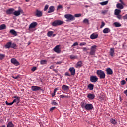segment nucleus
<instances>
[{
    "label": "nucleus",
    "instance_id": "nucleus-1",
    "mask_svg": "<svg viewBox=\"0 0 127 127\" xmlns=\"http://www.w3.org/2000/svg\"><path fill=\"white\" fill-rule=\"evenodd\" d=\"M96 74L99 77L100 79H105L106 78V74L102 70H97Z\"/></svg>",
    "mask_w": 127,
    "mask_h": 127
},
{
    "label": "nucleus",
    "instance_id": "nucleus-2",
    "mask_svg": "<svg viewBox=\"0 0 127 127\" xmlns=\"http://www.w3.org/2000/svg\"><path fill=\"white\" fill-rule=\"evenodd\" d=\"M37 26V22H33L32 23H31L29 26V31H31V32H33V31H35V27Z\"/></svg>",
    "mask_w": 127,
    "mask_h": 127
},
{
    "label": "nucleus",
    "instance_id": "nucleus-3",
    "mask_svg": "<svg viewBox=\"0 0 127 127\" xmlns=\"http://www.w3.org/2000/svg\"><path fill=\"white\" fill-rule=\"evenodd\" d=\"M64 17L67 19L66 21L71 22L75 20V16L70 14H66L64 15Z\"/></svg>",
    "mask_w": 127,
    "mask_h": 127
},
{
    "label": "nucleus",
    "instance_id": "nucleus-4",
    "mask_svg": "<svg viewBox=\"0 0 127 127\" xmlns=\"http://www.w3.org/2000/svg\"><path fill=\"white\" fill-rule=\"evenodd\" d=\"M64 23V21H61L60 20H56L52 22V26L56 27L62 25Z\"/></svg>",
    "mask_w": 127,
    "mask_h": 127
},
{
    "label": "nucleus",
    "instance_id": "nucleus-5",
    "mask_svg": "<svg viewBox=\"0 0 127 127\" xmlns=\"http://www.w3.org/2000/svg\"><path fill=\"white\" fill-rule=\"evenodd\" d=\"M61 45H58L56 46L53 49L54 51L56 52V53H61Z\"/></svg>",
    "mask_w": 127,
    "mask_h": 127
},
{
    "label": "nucleus",
    "instance_id": "nucleus-6",
    "mask_svg": "<svg viewBox=\"0 0 127 127\" xmlns=\"http://www.w3.org/2000/svg\"><path fill=\"white\" fill-rule=\"evenodd\" d=\"M11 62L14 64L15 66H19L20 65L19 62L17 60H16L15 58H12L11 59Z\"/></svg>",
    "mask_w": 127,
    "mask_h": 127
},
{
    "label": "nucleus",
    "instance_id": "nucleus-7",
    "mask_svg": "<svg viewBox=\"0 0 127 127\" xmlns=\"http://www.w3.org/2000/svg\"><path fill=\"white\" fill-rule=\"evenodd\" d=\"M21 13H23V10L22 9H20L17 11H14L13 15H15V16H19Z\"/></svg>",
    "mask_w": 127,
    "mask_h": 127
},
{
    "label": "nucleus",
    "instance_id": "nucleus-8",
    "mask_svg": "<svg viewBox=\"0 0 127 127\" xmlns=\"http://www.w3.org/2000/svg\"><path fill=\"white\" fill-rule=\"evenodd\" d=\"M93 104H88L87 103L84 109L86 110V111H91V110H93Z\"/></svg>",
    "mask_w": 127,
    "mask_h": 127
},
{
    "label": "nucleus",
    "instance_id": "nucleus-9",
    "mask_svg": "<svg viewBox=\"0 0 127 127\" xmlns=\"http://www.w3.org/2000/svg\"><path fill=\"white\" fill-rule=\"evenodd\" d=\"M98 81V77L95 75H92L90 77V81L92 83H96Z\"/></svg>",
    "mask_w": 127,
    "mask_h": 127
},
{
    "label": "nucleus",
    "instance_id": "nucleus-10",
    "mask_svg": "<svg viewBox=\"0 0 127 127\" xmlns=\"http://www.w3.org/2000/svg\"><path fill=\"white\" fill-rule=\"evenodd\" d=\"M32 91H34V92H37V91H39V90H41V87L37 86H31Z\"/></svg>",
    "mask_w": 127,
    "mask_h": 127
},
{
    "label": "nucleus",
    "instance_id": "nucleus-11",
    "mask_svg": "<svg viewBox=\"0 0 127 127\" xmlns=\"http://www.w3.org/2000/svg\"><path fill=\"white\" fill-rule=\"evenodd\" d=\"M35 15L37 16V17H41V16H42V12L39 10H36Z\"/></svg>",
    "mask_w": 127,
    "mask_h": 127
},
{
    "label": "nucleus",
    "instance_id": "nucleus-12",
    "mask_svg": "<svg viewBox=\"0 0 127 127\" xmlns=\"http://www.w3.org/2000/svg\"><path fill=\"white\" fill-rule=\"evenodd\" d=\"M83 66V63L82 61H79L76 63V64L75 65V68H81Z\"/></svg>",
    "mask_w": 127,
    "mask_h": 127
},
{
    "label": "nucleus",
    "instance_id": "nucleus-13",
    "mask_svg": "<svg viewBox=\"0 0 127 127\" xmlns=\"http://www.w3.org/2000/svg\"><path fill=\"white\" fill-rule=\"evenodd\" d=\"M14 100L12 101L13 103L14 104V103H17V104H19V101L20 100V97L18 96H14Z\"/></svg>",
    "mask_w": 127,
    "mask_h": 127
},
{
    "label": "nucleus",
    "instance_id": "nucleus-14",
    "mask_svg": "<svg viewBox=\"0 0 127 127\" xmlns=\"http://www.w3.org/2000/svg\"><path fill=\"white\" fill-rule=\"evenodd\" d=\"M69 71L70 72L72 76H74L75 74H76V69L74 67H70Z\"/></svg>",
    "mask_w": 127,
    "mask_h": 127
},
{
    "label": "nucleus",
    "instance_id": "nucleus-15",
    "mask_svg": "<svg viewBox=\"0 0 127 127\" xmlns=\"http://www.w3.org/2000/svg\"><path fill=\"white\" fill-rule=\"evenodd\" d=\"M98 35L97 33H93L92 34L90 35L91 39H96L98 38Z\"/></svg>",
    "mask_w": 127,
    "mask_h": 127
},
{
    "label": "nucleus",
    "instance_id": "nucleus-16",
    "mask_svg": "<svg viewBox=\"0 0 127 127\" xmlns=\"http://www.w3.org/2000/svg\"><path fill=\"white\" fill-rule=\"evenodd\" d=\"M107 75H113V70L110 68H108L106 70Z\"/></svg>",
    "mask_w": 127,
    "mask_h": 127
},
{
    "label": "nucleus",
    "instance_id": "nucleus-17",
    "mask_svg": "<svg viewBox=\"0 0 127 127\" xmlns=\"http://www.w3.org/2000/svg\"><path fill=\"white\" fill-rule=\"evenodd\" d=\"M14 12V9L10 8L8 9L6 12L7 14H13Z\"/></svg>",
    "mask_w": 127,
    "mask_h": 127
},
{
    "label": "nucleus",
    "instance_id": "nucleus-18",
    "mask_svg": "<svg viewBox=\"0 0 127 127\" xmlns=\"http://www.w3.org/2000/svg\"><path fill=\"white\" fill-rule=\"evenodd\" d=\"M87 98L90 100H94L95 99V95L92 93H89L87 95Z\"/></svg>",
    "mask_w": 127,
    "mask_h": 127
},
{
    "label": "nucleus",
    "instance_id": "nucleus-19",
    "mask_svg": "<svg viewBox=\"0 0 127 127\" xmlns=\"http://www.w3.org/2000/svg\"><path fill=\"white\" fill-rule=\"evenodd\" d=\"M55 8H54V6H51L49 8V10L48 11V13H51L52 12H54Z\"/></svg>",
    "mask_w": 127,
    "mask_h": 127
},
{
    "label": "nucleus",
    "instance_id": "nucleus-20",
    "mask_svg": "<svg viewBox=\"0 0 127 127\" xmlns=\"http://www.w3.org/2000/svg\"><path fill=\"white\" fill-rule=\"evenodd\" d=\"M69 88H70L69 87V86L65 85H64L62 86V90H63V91H68Z\"/></svg>",
    "mask_w": 127,
    "mask_h": 127
},
{
    "label": "nucleus",
    "instance_id": "nucleus-21",
    "mask_svg": "<svg viewBox=\"0 0 127 127\" xmlns=\"http://www.w3.org/2000/svg\"><path fill=\"white\" fill-rule=\"evenodd\" d=\"M87 88L90 90L92 91L94 90V85L92 83H90L88 84Z\"/></svg>",
    "mask_w": 127,
    "mask_h": 127
},
{
    "label": "nucleus",
    "instance_id": "nucleus-22",
    "mask_svg": "<svg viewBox=\"0 0 127 127\" xmlns=\"http://www.w3.org/2000/svg\"><path fill=\"white\" fill-rule=\"evenodd\" d=\"M116 7L119 9H123L124 8V6L123 5V4L118 3L116 5Z\"/></svg>",
    "mask_w": 127,
    "mask_h": 127
},
{
    "label": "nucleus",
    "instance_id": "nucleus-23",
    "mask_svg": "<svg viewBox=\"0 0 127 127\" xmlns=\"http://www.w3.org/2000/svg\"><path fill=\"white\" fill-rule=\"evenodd\" d=\"M103 33L107 34L111 32V30L109 28H106L103 30Z\"/></svg>",
    "mask_w": 127,
    "mask_h": 127
},
{
    "label": "nucleus",
    "instance_id": "nucleus-24",
    "mask_svg": "<svg viewBox=\"0 0 127 127\" xmlns=\"http://www.w3.org/2000/svg\"><path fill=\"white\" fill-rule=\"evenodd\" d=\"M86 105H87V103H86V102L82 101L81 103L80 106H81V107L82 109H85V108L86 107Z\"/></svg>",
    "mask_w": 127,
    "mask_h": 127
},
{
    "label": "nucleus",
    "instance_id": "nucleus-25",
    "mask_svg": "<svg viewBox=\"0 0 127 127\" xmlns=\"http://www.w3.org/2000/svg\"><path fill=\"white\" fill-rule=\"evenodd\" d=\"M97 48H98V46L96 45H94L91 46L90 49H91V50H93V51H95L96 52Z\"/></svg>",
    "mask_w": 127,
    "mask_h": 127
},
{
    "label": "nucleus",
    "instance_id": "nucleus-26",
    "mask_svg": "<svg viewBox=\"0 0 127 127\" xmlns=\"http://www.w3.org/2000/svg\"><path fill=\"white\" fill-rule=\"evenodd\" d=\"M121 13V10L116 9L115 10L114 14L115 15H119Z\"/></svg>",
    "mask_w": 127,
    "mask_h": 127
},
{
    "label": "nucleus",
    "instance_id": "nucleus-27",
    "mask_svg": "<svg viewBox=\"0 0 127 127\" xmlns=\"http://www.w3.org/2000/svg\"><path fill=\"white\" fill-rule=\"evenodd\" d=\"M110 54L111 56H114V55H115V50L114 48L110 49Z\"/></svg>",
    "mask_w": 127,
    "mask_h": 127
},
{
    "label": "nucleus",
    "instance_id": "nucleus-28",
    "mask_svg": "<svg viewBox=\"0 0 127 127\" xmlns=\"http://www.w3.org/2000/svg\"><path fill=\"white\" fill-rule=\"evenodd\" d=\"M6 48H10L11 47V42H9L6 43L5 45Z\"/></svg>",
    "mask_w": 127,
    "mask_h": 127
},
{
    "label": "nucleus",
    "instance_id": "nucleus-29",
    "mask_svg": "<svg viewBox=\"0 0 127 127\" xmlns=\"http://www.w3.org/2000/svg\"><path fill=\"white\" fill-rule=\"evenodd\" d=\"M47 64V60H42L40 61L41 65H45V64Z\"/></svg>",
    "mask_w": 127,
    "mask_h": 127
},
{
    "label": "nucleus",
    "instance_id": "nucleus-30",
    "mask_svg": "<svg viewBox=\"0 0 127 127\" xmlns=\"http://www.w3.org/2000/svg\"><path fill=\"white\" fill-rule=\"evenodd\" d=\"M10 32L11 33V34L14 35V36H16V35H17V32H16V31L13 29L10 30Z\"/></svg>",
    "mask_w": 127,
    "mask_h": 127
},
{
    "label": "nucleus",
    "instance_id": "nucleus-31",
    "mask_svg": "<svg viewBox=\"0 0 127 127\" xmlns=\"http://www.w3.org/2000/svg\"><path fill=\"white\" fill-rule=\"evenodd\" d=\"M6 28V25L5 24H3L0 25V30H3V29H5Z\"/></svg>",
    "mask_w": 127,
    "mask_h": 127
},
{
    "label": "nucleus",
    "instance_id": "nucleus-32",
    "mask_svg": "<svg viewBox=\"0 0 127 127\" xmlns=\"http://www.w3.org/2000/svg\"><path fill=\"white\" fill-rule=\"evenodd\" d=\"M7 127H14V125H13L12 122H9L7 125Z\"/></svg>",
    "mask_w": 127,
    "mask_h": 127
},
{
    "label": "nucleus",
    "instance_id": "nucleus-33",
    "mask_svg": "<svg viewBox=\"0 0 127 127\" xmlns=\"http://www.w3.org/2000/svg\"><path fill=\"white\" fill-rule=\"evenodd\" d=\"M114 25L115 27H121L122 26V25L120 23L117 22L114 23Z\"/></svg>",
    "mask_w": 127,
    "mask_h": 127
},
{
    "label": "nucleus",
    "instance_id": "nucleus-34",
    "mask_svg": "<svg viewBox=\"0 0 127 127\" xmlns=\"http://www.w3.org/2000/svg\"><path fill=\"white\" fill-rule=\"evenodd\" d=\"M111 123H112L113 125H116L117 124V121L116 120L114 119V118H111L110 119Z\"/></svg>",
    "mask_w": 127,
    "mask_h": 127
},
{
    "label": "nucleus",
    "instance_id": "nucleus-35",
    "mask_svg": "<svg viewBox=\"0 0 127 127\" xmlns=\"http://www.w3.org/2000/svg\"><path fill=\"white\" fill-rule=\"evenodd\" d=\"M53 31H48L47 33V36H48V37H51V36H52V34H53Z\"/></svg>",
    "mask_w": 127,
    "mask_h": 127
},
{
    "label": "nucleus",
    "instance_id": "nucleus-36",
    "mask_svg": "<svg viewBox=\"0 0 127 127\" xmlns=\"http://www.w3.org/2000/svg\"><path fill=\"white\" fill-rule=\"evenodd\" d=\"M70 59H77V58H78V57L74 55H71L70 56Z\"/></svg>",
    "mask_w": 127,
    "mask_h": 127
},
{
    "label": "nucleus",
    "instance_id": "nucleus-37",
    "mask_svg": "<svg viewBox=\"0 0 127 127\" xmlns=\"http://www.w3.org/2000/svg\"><path fill=\"white\" fill-rule=\"evenodd\" d=\"M89 54H90V55H95L96 54V52H95L94 51L90 49Z\"/></svg>",
    "mask_w": 127,
    "mask_h": 127
},
{
    "label": "nucleus",
    "instance_id": "nucleus-38",
    "mask_svg": "<svg viewBox=\"0 0 127 127\" xmlns=\"http://www.w3.org/2000/svg\"><path fill=\"white\" fill-rule=\"evenodd\" d=\"M16 47H17V46L16 45V44L15 43H11V48H14V49H15L16 48Z\"/></svg>",
    "mask_w": 127,
    "mask_h": 127
},
{
    "label": "nucleus",
    "instance_id": "nucleus-39",
    "mask_svg": "<svg viewBox=\"0 0 127 127\" xmlns=\"http://www.w3.org/2000/svg\"><path fill=\"white\" fill-rule=\"evenodd\" d=\"M108 1H105L102 2H100V4H101V5H107V4H108Z\"/></svg>",
    "mask_w": 127,
    "mask_h": 127
},
{
    "label": "nucleus",
    "instance_id": "nucleus-40",
    "mask_svg": "<svg viewBox=\"0 0 127 127\" xmlns=\"http://www.w3.org/2000/svg\"><path fill=\"white\" fill-rule=\"evenodd\" d=\"M83 23H85V24H89V20L87 19H84L83 21Z\"/></svg>",
    "mask_w": 127,
    "mask_h": 127
},
{
    "label": "nucleus",
    "instance_id": "nucleus-41",
    "mask_svg": "<svg viewBox=\"0 0 127 127\" xmlns=\"http://www.w3.org/2000/svg\"><path fill=\"white\" fill-rule=\"evenodd\" d=\"M5 104L7 106H12V105H13L14 103L13 101L11 103H8L7 101H6Z\"/></svg>",
    "mask_w": 127,
    "mask_h": 127
},
{
    "label": "nucleus",
    "instance_id": "nucleus-42",
    "mask_svg": "<svg viewBox=\"0 0 127 127\" xmlns=\"http://www.w3.org/2000/svg\"><path fill=\"white\" fill-rule=\"evenodd\" d=\"M60 98H62V99L64 98H69V96H65L64 95H61L60 96Z\"/></svg>",
    "mask_w": 127,
    "mask_h": 127
},
{
    "label": "nucleus",
    "instance_id": "nucleus-43",
    "mask_svg": "<svg viewBox=\"0 0 127 127\" xmlns=\"http://www.w3.org/2000/svg\"><path fill=\"white\" fill-rule=\"evenodd\" d=\"M49 7V6L48 5H46L44 9V11H46V10L48 9Z\"/></svg>",
    "mask_w": 127,
    "mask_h": 127
},
{
    "label": "nucleus",
    "instance_id": "nucleus-44",
    "mask_svg": "<svg viewBox=\"0 0 127 127\" xmlns=\"http://www.w3.org/2000/svg\"><path fill=\"white\" fill-rule=\"evenodd\" d=\"M3 58H4V55L0 54V60L1 59H3Z\"/></svg>",
    "mask_w": 127,
    "mask_h": 127
},
{
    "label": "nucleus",
    "instance_id": "nucleus-45",
    "mask_svg": "<svg viewBox=\"0 0 127 127\" xmlns=\"http://www.w3.org/2000/svg\"><path fill=\"white\" fill-rule=\"evenodd\" d=\"M81 15H82L81 14H75L74 16L75 17H81Z\"/></svg>",
    "mask_w": 127,
    "mask_h": 127
},
{
    "label": "nucleus",
    "instance_id": "nucleus-46",
    "mask_svg": "<svg viewBox=\"0 0 127 127\" xmlns=\"http://www.w3.org/2000/svg\"><path fill=\"white\" fill-rule=\"evenodd\" d=\"M105 22H102L101 25L100 26V28H103L104 27V26H105Z\"/></svg>",
    "mask_w": 127,
    "mask_h": 127
},
{
    "label": "nucleus",
    "instance_id": "nucleus-47",
    "mask_svg": "<svg viewBox=\"0 0 127 127\" xmlns=\"http://www.w3.org/2000/svg\"><path fill=\"white\" fill-rule=\"evenodd\" d=\"M86 42H82L79 44L80 46H84V45H86Z\"/></svg>",
    "mask_w": 127,
    "mask_h": 127
},
{
    "label": "nucleus",
    "instance_id": "nucleus-48",
    "mask_svg": "<svg viewBox=\"0 0 127 127\" xmlns=\"http://www.w3.org/2000/svg\"><path fill=\"white\" fill-rule=\"evenodd\" d=\"M56 107H53L50 109V112H53V111L55 109Z\"/></svg>",
    "mask_w": 127,
    "mask_h": 127
},
{
    "label": "nucleus",
    "instance_id": "nucleus-49",
    "mask_svg": "<svg viewBox=\"0 0 127 127\" xmlns=\"http://www.w3.org/2000/svg\"><path fill=\"white\" fill-rule=\"evenodd\" d=\"M36 67H34L31 69V71L32 72H35V71H36Z\"/></svg>",
    "mask_w": 127,
    "mask_h": 127
},
{
    "label": "nucleus",
    "instance_id": "nucleus-50",
    "mask_svg": "<svg viewBox=\"0 0 127 127\" xmlns=\"http://www.w3.org/2000/svg\"><path fill=\"white\" fill-rule=\"evenodd\" d=\"M125 84H126V81H125V80L121 81V85L122 86H124V85H125Z\"/></svg>",
    "mask_w": 127,
    "mask_h": 127
},
{
    "label": "nucleus",
    "instance_id": "nucleus-51",
    "mask_svg": "<svg viewBox=\"0 0 127 127\" xmlns=\"http://www.w3.org/2000/svg\"><path fill=\"white\" fill-rule=\"evenodd\" d=\"M52 105H54V106H57V105H58V104L55 101L52 102Z\"/></svg>",
    "mask_w": 127,
    "mask_h": 127
},
{
    "label": "nucleus",
    "instance_id": "nucleus-52",
    "mask_svg": "<svg viewBox=\"0 0 127 127\" xmlns=\"http://www.w3.org/2000/svg\"><path fill=\"white\" fill-rule=\"evenodd\" d=\"M117 18H118V19H122V15L119 14L117 15Z\"/></svg>",
    "mask_w": 127,
    "mask_h": 127
},
{
    "label": "nucleus",
    "instance_id": "nucleus-53",
    "mask_svg": "<svg viewBox=\"0 0 127 127\" xmlns=\"http://www.w3.org/2000/svg\"><path fill=\"white\" fill-rule=\"evenodd\" d=\"M61 8H63L62 5H60L58 6V7H57L58 10V9H61Z\"/></svg>",
    "mask_w": 127,
    "mask_h": 127
},
{
    "label": "nucleus",
    "instance_id": "nucleus-54",
    "mask_svg": "<svg viewBox=\"0 0 127 127\" xmlns=\"http://www.w3.org/2000/svg\"><path fill=\"white\" fill-rule=\"evenodd\" d=\"M77 45H78V42H75L72 45V47H73V46H77Z\"/></svg>",
    "mask_w": 127,
    "mask_h": 127
},
{
    "label": "nucleus",
    "instance_id": "nucleus-55",
    "mask_svg": "<svg viewBox=\"0 0 127 127\" xmlns=\"http://www.w3.org/2000/svg\"><path fill=\"white\" fill-rule=\"evenodd\" d=\"M123 19L126 20L127 19V14L125 15L123 17Z\"/></svg>",
    "mask_w": 127,
    "mask_h": 127
},
{
    "label": "nucleus",
    "instance_id": "nucleus-56",
    "mask_svg": "<svg viewBox=\"0 0 127 127\" xmlns=\"http://www.w3.org/2000/svg\"><path fill=\"white\" fill-rule=\"evenodd\" d=\"M83 51H88V48H87V47H83Z\"/></svg>",
    "mask_w": 127,
    "mask_h": 127
},
{
    "label": "nucleus",
    "instance_id": "nucleus-57",
    "mask_svg": "<svg viewBox=\"0 0 127 127\" xmlns=\"http://www.w3.org/2000/svg\"><path fill=\"white\" fill-rule=\"evenodd\" d=\"M12 78L13 79H18V77H19V76H12Z\"/></svg>",
    "mask_w": 127,
    "mask_h": 127
},
{
    "label": "nucleus",
    "instance_id": "nucleus-58",
    "mask_svg": "<svg viewBox=\"0 0 127 127\" xmlns=\"http://www.w3.org/2000/svg\"><path fill=\"white\" fill-rule=\"evenodd\" d=\"M119 1H120V2H121V3L122 4H123V5H125V3H124V2H123V0H119Z\"/></svg>",
    "mask_w": 127,
    "mask_h": 127
},
{
    "label": "nucleus",
    "instance_id": "nucleus-59",
    "mask_svg": "<svg viewBox=\"0 0 127 127\" xmlns=\"http://www.w3.org/2000/svg\"><path fill=\"white\" fill-rule=\"evenodd\" d=\"M65 76H70V74H69V72H66L65 73Z\"/></svg>",
    "mask_w": 127,
    "mask_h": 127
},
{
    "label": "nucleus",
    "instance_id": "nucleus-60",
    "mask_svg": "<svg viewBox=\"0 0 127 127\" xmlns=\"http://www.w3.org/2000/svg\"><path fill=\"white\" fill-rule=\"evenodd\" d=\"M62 63V62L61 61H59L56 62V64H61Z\"/></svg>",
    "mask_w": 127,
    "mask_h": 127
},
{
    "label": "nucleus",
    "instance_id": "nucleus-61",
    "mask_svg": "<svg viewBox=\"0 0 127 127\" xmlns=\"http://www.w3.org/2000/svg\"><path fill=\"white\" fill-rule=\"evenodd\" d=\"M58 88H55L54 90V92L56 93V92H57V91H58Z\"/></svg>",
    "mask_w": 127,
    "mask_h": 127
},
{
    "label": "nucleus",
    "instance_id": "nucleus-62",
    "mask_svg": "<svg viewBox=\"0 0 127 127\" xmlns=\"http://www.w3.org/2000/svg\"><path fill=\"white\" fill-rule=\"evenodd\" d=\"M56 93L54 92L52 94V97H54V96H55Z\"/></svg>",
    "mask_w": 127,
    "mask_h": 127
},
{
    "label": "nucleus",
    "instance_id": "nucleus-63",
    "mask_svg": "<svg viewBox=\"0 0 127 127\" xmlns=\"http://www.w3.org/2000/svg\"><path fill=\"white\" fill-rule=\"evenodd\" d=\"M54 66H51L50 67V69H54Z\"/></svg>",
    "mask_w": 127,
    "mask_h": 127
},
{
    "label": "nucleus",
    "instance_id": "nucleus-64",
    "mask_svg": "<svg viewBox=\"0 0 127 127\" xmlns=\"http://www.w3.org/2000/svg\"><path fill=\"white\" fill-rule=\"evenodd\" d=\"M0 127H5V125H3L2 126H0Z\"/></svg>",
    "mask_w": 127,
    "mask_h": 127
}]
</instances>
